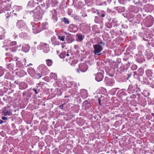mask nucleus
Listing matches in <instances>:
<instances>
[{"label":"nucleus","mask_w":154,"mask_h":154,"mask_svg":"<svg viewBox=\"0 0 154 154\" xmlns=\"http://www.w3.org/2000/svg\"><path fill=\"white\" fill-rule=\"evenodd\" d=\"M17 26L22 32L20 34V36L22 38H25L27 35V26L25 22L22 20H19L17 23Z\"/></svg>","instance_id":"1"},{"label":"nucleus","mask_w":154,"mask_h":154,"mask_svg":"<svg viewBox=\"0 0 154 154\" xmlns=\"http://www.w3.org/2000/svg\"><path fill=\"white\" fill-rule=\"evenodd\" d=\"M31 14L33 15L34 21H37L40 20L42 18L43 14V10L39 6L33 11L30 12Z\"/></svg>","instance_id":"2"},{"label":"nucleus","mask_w":154,"mask_h":154,"mask_svg":"<svg viewBox=\"0 0 154 154\" xmlns=\"http://www.w3.org/2000/svg\"><path fill=\"white\" fill-rule=\"evenodd\" d=\"M35 23L33 22H31V25H32L34 34H36L40 32L42 30L45 29L47 25L45 22L41 23L39 22L38 23L35 24V27L34 25Z\"/></svg>","instance_id":"3"},{"label":"nucleus","mask_w":154,"mask_h":154,"mask_svg":"<svg viewBox=\"0 0 154 154\" xmlns=\"http://www.w3.org/2000/svg\"><path fill=\"white\" fill-rule=\"evenodd\" d=\"M27 71L28 73L31 76L35 78L39 79L42 76L40 73H36L35 70L32 68H29L27 69Z\"/></svg>","instance_id":"4"},{"label":"nucleus","mask_w":154,"mask_h":154,"mask_svg":"<svg viewBox=\"0 0 154 154\" xmlns=\"http://www.w3.org/2000/svg\"><path fill=\"white\" fill-rule=\"evenodd\" d=\"M38 69L43 75H46L49 72V70L45 65H40L38 66Z\"/></svg>","instance_id":"5"},{"label":"nucleus","mask_w":154,"mask_h":154,"mask_svg":"<svg viewBox=\"0 0 154 154\" xmlns=\"http://www.w3.org/2000/svg\"><path fill=\"white\" fill-rule=\"evenodd\" d=\"M94 48V53L95 55H100L101 53H100L103 50V47L99 44H96L93 45Z\"/></svg>","instance_id":"6"},{"label":"nucleus","mask_w":154,"mask_h":154,"mask_svg":"<svg viewBox=\"0 0 154 154\" xmlns=\"http://www.w3.org/2000/svg\"><path fill=\"white\" fill-rule=\"evenodd\" d=\"M104 72L101 71V72H98L96 75L95 77V80L97 82H99L102 81L103 78Z\"/></svg>","instance_id":"7"},{"label":"nucleus","mask_w":154,"mask_h":154,"mask_svg":"<svg viewBox=\"0 0 154 154\" xmlns=\"http://www.w3.org/2000/svg\"><path fill=\"white\" fill-rule=\"evenodd\" d=\"M104 82L107 85L111 86L114 85L115 81L112 79H109L108 77H106L105 78Z\"/></svg>","instance_id":"8"},{"label":"nucleus","mask_w":154,"mask_h":154,"mask_svg":"<svg viewBox=\"0 0 154 154\" xmlns=\"http://www.w3.org/2000/svg\"><path fill=\"white\" fill-rule=\"evenodd\" d=\"M137 87V84L134 85H130L127 90L129 94L134 93L135 92L136 88Z\"/></svg>","instance_id":"9"},{"label":"nucleus","mask_w":154,"mask_h":154,"mask_svg":"<svg viewBox=\"0 0 154 154\" xmlns=\"http://www.w3.org/2000/svg\"><path fill=\"white\" fill-rule=\"evenodd\" d=\"M50 15L54 22H56L57 21V13L55 10H54L51 11Z\"/></svg>","instance_id":"10"},{"label":"nucleus","mask_w":154,"mask_h":154,"mask_svg":"<svg viewBox=\"0 0 154 154\" xmlns=\"http://www.w3.org/2000/svg\"><path fill=\"white\" fill-rule=\"evenodd\" d=\"M68 30L71 32H75L78 30V27L75 25L71 24L69 25Z\"/></svg>","instance_id":"11"},{"label":"nucleus","mask_w":154,"mask_h":154,"mask_svg":"<svg viewBox=\"0 0 154 154\" xmlns=\"http://www.w3.org/2000/svg\"><path fill=\"white\" fill-rule=\"evenodd\" d=\"M58 3L57 0H48L47 2V5L48 7H49L50 5L53 7L57 5Z\"/></svg>","instance_id":"12"},{"label":"nucleus","mask_w":154,"mask_h":154,"mask_svg":"<svg viewBox=\"0 0 154 154\" xmlns=\"http://www.w3.org/2000/svg\"><path fill=\"white\" fill-rule=\"evenodd\" d=\"M79 70L82 72H85L88 69L87 65L85 63H81L79 65Z\"/></svg>","instance_id":"13"},{"label":"nucleus","mask_w":154,"mask_h":154,"mask_svg":"<svg viewBox=\"0 0 154 154\" xmlns=\"http://www.w3.org/2000/svg\"><path fill=\"white\" fill-rule=\"evenodd\" d=\"M51 42L52 44L54 46L57 45H58L60 44L59 41L56 39V37L54 36L51 38Z\"/></svg>","instance_id":"14"},{"label":"nucleus","mask_w":154,"mask_h":154,"mask_svg":"<svg viewBox=\"0 0 154 154\" xmlns=\"http://www.w3.org/2000/svg\"><path fill=\"white\" fill-rule=\"evenodd\" d=\"M17 75L19 77H23L26 74V72L23 70H20L16 72Z\"/></svg>","instance_id":"15"},{"label":"nucleus","mask_w":154,"mask_h":154,"mask_svg":"<svg viewBox=\"0 0 154 154\" xmlns=\"http://www.w3.org/2000/svg\"><path fill=\"white\" fill-rule=\"evenodd\" d=\"M3 113L5 116H11L12 115L11 112L8 109V108H4Z\"/></svg>","instance_id":"16"},{"label":"nucleus","mask_w":154,"mask_h":154,"mask_svg":"<svg viewBox=\"0 0 154 154\" xmlns=\"http://www.w3.org/2000/svg\"><path fill=\"white\" fill-rule=\"evenodd\" d=\"M81 94L82 97L83 98H86L88 96L87 91L85 89H84L81 90Z\"/></svg>","instance_id":"17"},{"label":"nucleus","mask_w":154,"mask_h":154,"mask_svg":"<svg viewBox=\"0 0 154 154\" xmlns=\"http://www.w3.org/2000/svg\"><path fill=\"white\" fill-rule=\"evenodd\" d=\"M77 38L76 40L79 42L82 41L84 38V36L82 34L80 33H78L76 35Z\"/></svg>","instance_id":"18"},{"label":"nucleus","mask_w":154,"mask_h":154,"mask_svg":"<svg viewBox=\"0 0 154 154\" xmlns=\"http://www.w3.org/2000/svg\"><path fill=\"white\" fill-rule=\"evenodd\" d=\"M19 85L20 89L22 90L28 87L27 84L23 82L20 83L19 84Z\"/></svg>","instance_id":"19"},{"label":"nucleus","mask_w":154,"mask_h":154,"mask_svg":"<svg viewBox=\"0 0 154 154\" xmlns=\"http://www.w3.org/2000/svg\"><path fill=\"white\" fill-rule=\"evenodd\" d=\"M48 46V45L47 43L41 42L39 45L38 46V48L40 50L42 49L43 50L45 48Z\"/></svg>","instance_id":"20"},{"label":"nucleus","mask_w":154,"mask_h":154,"mask_svg":"<svg viewBox=\"0 0 154 154\" xmlns=\"http://www.w3.org/2000/svg\"><path fill=\"white\" fill-rule=\"evenodd\" d=\"M30 48V46L28 45L24 44L22 46V50L24 52H28Z\"/></svg>","instance_id":"21"},{"label":"nucleus","mask_w":154,"mask_h":154,"mask_svg":"<svg viewBox=\"0 0 154 154\" xmlns=\"http://www.w3.org/2000/svg\"><path fill=\"white\" fill-rule=\"evenodd\" d=\"M136 59L137 61L139 63L142 62L144 61L143 56H137Z\"/></svg>","instance_id":"22"},{"label":"nucleus","mask_w":154,"mask_h":154,"mask_svg":"<svg viewBox=\"0 0 154 154\" xmlns=\"http://www.w3.org/2000/svg\"><path fill=\"white\" fill-rule=\"evenodd\" d=\"M35 3L33 0L30 1L28 4V6L30 7H32L34 6Z\"/></svg>","instance_id":"23"},{"label":"nucleus","mask_w":154,"mask_h":154,"mask_svg":"<svg viewBox=\"0 0 154 154\" xmlns=\"http://www.w3.org/2000/svg\"><path fill=\"white\" fill-rule=\"evenodd\" d=\"M46 63L48 66H51L53 64V61L51 59H48L46 60Z\"/></svg>","instance_id":"24"},{"label":"nucleus","mask_w":154,"mask_h":154,"mask_svg":"<svg viewBox=\"0 0 154 154\" xmlns=\"http://www.w3.org/2000/svg\"><path fill=\"white\" fill-rule=\"evenodd\" d=\"M146 72L147 76L148 77H150L152 76V72L151 70H146Z\"/></svg>","instance_id":"25"},{"label":"nucleus","mask_w":154,"mask_h":154,"mask_svg":"<svg viewBox=\"0 0 154 154\" xmlns=\"http://www.w3.org/2000/svg\"><path fill=\"white\" fill-rule=\"evenodd\" d=\"M50 51V49L49 48V45L46 48H45L43 50V52L45 53H48Z\"/></svg>","instance_id":"26"},{"label":"nucleus","mask_w":154,"mask_h":154,"mask_svg":"<svg viewBox=\"0 0 154 154\" xmlns=\"http://www.w3.org/2000/svg\"><path fill=\"white\" fill-rule=\"evenodd\" d=\"M66 56V53H61L59 55L60 57L61 58H64Z\"/></svg>","instance_id":"27"},{"label":"nucleus","mask_w":154,"mask_h":154,"mask_svg":"<svg viewBox=\"0 0 154 154\" xmlns=\"http://www.w3.org/2000/svg\"><path fill=\"white\" fill-rule=\"evenodd\" d=\"M119 89V88H114L112 89L111 90V91L112 93V94L113 95H115L117 90Z\"/></svg>","instance_id":"28"},{"label":"nucleus","mask_w":154,"mask_h":154,"mask_svg":"<svg viewBox=\"0 0 154 154\" xmlns=\"http://www.w3.org/2000/svg\"><path fill=\"white\" fill-rule=\"evenodd\" d=\"M4 74V71L1 67H0V76H2Z\"/></svg>","instance_id":"29"},{"label":"nucleus","mask_w":154,"mask_h":154,"mask_svg":"<svg viewBox=\"0 0 154 154\" xmlns=\"http://www.w3.org/2000/svg\"><path fill=\"white\" fill-rule=\"evenodd\" d=\"M131 68L133 70H135L137 69V66L135 64H133L131 66Z\"/></svg>","instance_id":"30"},{"label":"nucleus","mask_w":154,"mask_h":154,"mask_svg":"<svg viewBox=\"0 0 154 154\" xmlns=\"http://www.w3.org/2000/svg\"><path fill=\"white\" fill-rule=\"evenodd\" d=\"M7 68L10 70L13 69L12 65L11 64H9L7 65Z\"/></svg>","instance_id":"31"},{"label":"nucleus","mask_w":154,"mask_h":154,"mask_svg":"<svg viewBox=\"0 0 154 154\" xmlns=\"http://www.w3.org/2000/svg\"><path fill=\"white\" fill-rule=\"evenodd\" d=\"M65 23L66 24H68L69 23V22L68 19L66 18H64L63 20Z\"/></svg>","instance_id":"32"},{"label":"nucleus","mask_w":154,"mask_h":154,"mask_svg":"<svg viewBox=\"0 0 154 154\" xmlns=\"http://www.w3.org/2000/svg\"><path fill=\"white\" fill-rule=\"evenodd\" d=\"M139 71H140V73H138L137 74H138V75H142L143 74V69L142 68H140L139 69Z\"/></svg>","instance_id":"33"},{"label":"nucleus","mask_w":154,"mask_h":154,"mask_svg":"<svg viewBox=\"0 0 154 154\" xmlns=\"http://www.w3.org/2000/svg\"><path fill=\"white\" fill-rule=\"evenodd\" d=\"M17 44L16 42L15 41H13L10 42L9 43V45L10 46H15Z\"/></svg>","instance_id":"34"},{"label":"nucleus","mask_w":154,"mask_h":154,"mask_svg":"<svg viewBox=\"0 0 154 154\" xmlns=\"http://www.w3.org/2000/svg\"><path fill=\"white\" fill-rule=\"evenodd\" d=\"M105 15V13L104 11H100V16L103 17H104Z\"/></svg>","instance_id":"35"},{"label":"nucleus","mask_w":154,"mask_h":154,"mask_svg":"<svg viewBox=\"0 0 154 154\" xmlns=\"http://www.w3.org/2000/svg\"><path fill=\"white\" fill-rule=\"evenodd\" d=\"M65 38V36H58V38L62 41H64Z\"/></svg>","instance_id":"36"},{"label":"nucleus","mask_w":154,"mask_h":154,"mask_svg":"<svg viewBox=\"0 0 154 154\" xmlns=\"http://www.w3.org/2000/svg\"><path fill=\"white\" fill-rule=\"evenodd\" d=\"M101 44V46L102 47L103 46H104L105 45V43L104 42H103L102 41H101L99 42V44Z\"/></svg>","instance_id":"37"},{"label":"nucleus","mask_w":154,"mask_h":154,"mask_svg":"<svg viewBox=\"0 0 154 154\" xmlns=\"http://www.w3.org/2000/svg\"><path fill=\"white\" fill-rule=\"evenodd\" d=\"M33 90L35 92L36 94H38V90L37 88H33Z\"/></svg>","instance_id":"38"},{"label":"nucleus","mask_w":154,"mask_h":154,"mask_svg":"<svg viewBox=\"0 0 154 154\" xmlns=\"http://www.w3.org/2000/svg\"><path fill=\"white\" fill-rule=\"evenodd\" d=\"M140 91V88H136L135 90V92L137 93Z\"/></svg>","instance_id":"39"},{"label":"nucleus","mask_w":154,"mask_h":154,"mask_svg":"<svg viewBox=\"0 0 154 154\" xmlns=\"http://www.w3.org/2000/svg\"><path fill=\"white\" fill-rule=\"evenodd\" d=\"M137 56H143V54H142V52L141 51H139L138 52V54L137 55Z\"/></svg>","instance_id":"40"},{"label":"nucleus","mask_w":154,"mask_h":154,"mask_svg":"<svg viewBox=\"0 0 154 154\" xmlns=\"http://www.w3.org/2000/svg\"><path fill=\"white\" fill-rule=\"evenodd\" d=\"M65 104L64 103V104H62V105L59 106V108L61 109H63V106H64V105Z\"/></svg>","instance_id":"41"},{"label":"nucleus","mask_w":154,"mask_h":154,"mask_svg":"<svg viewBox=\"0 0 154 154\" xmlns=\"http://www.w3.org/2000/svg\"><path fill=\"white\" fill-rule=\"evenodd\" d=\"M5 37L4 35H0V39H2L4 38Z\"/></svg>","instance_id":"42"},{"label":"nucleus","mask_w":154,"mask_h":154,"mask_svg":"<svg viewBox=\"0 0 154 154\" xmlns=\"http://www.w3.org/2000/svg\"><path fill=\"white\" fill-rule=\"evenodd\" d=\"M84 104H89L87 100H85L83 102Z\"/></svg>","instance_id":"43"},{"label":"nucleus","mask_w":154,"mask_h":154,"mask_svg":"<svg viewBox=\"0 0 154 154\" xmlns=\"http://www.w3.org/2000/svg\"><path fill=\"white\" fill-rule=\"evenodd\" d=\"M2 119L3 120H7V118L5 116H3L2 117Z\"/></svg>","instance_id":"44"},{"label":"nucleus","mask_w":154,"mask_h":154,"mask_svg":"<svg viewBox=\"0 0 154 154\" xmlns=\"http://www.w3.org/2000/svg\"><path fill=\"white\" fill-rule=\"evenodd\" d=\"M69 82L71 84V85H73L74 82L73 81H71Z\"/></svg>","instance_id":"45"},{"label":"nucleus","mask_w":154,"mask_h":154,"mask_svg":"<svg viewBox=\"0 0 154 154\" xmlns=\"http://www.w3.org/2000/svg\"><path fill=\"white\" fill-rule=\"evenodd\" d=\"M112 23H115V24L117 23V21H116V20H115L114 19H113L112 20Z\"/></svg>","instance_id":"46"},{"label":"nucleus","mask_w":154,"mask_h":154,"mask_svg":"<svg viewBox=\"0 0 154 154\" xmlns=\"http://www.w3.org/2000/svg\"><path fill=\"white\" fill-rule=\"evenodd\" d=\"M101 101V100L99 98V99H98V102H99V104L100 105H101V104H100Z\"/></svg>","instance_id":"47"},{"label":"nucleus","mask_w":154,"mask_h":154,"mask_svg":"<svg viewBox=\"0 0 154 154\" xmlns=\"http://www.w3.org/2000/svg\"><path fill=\"white\" fill-rule=\"evenodd\" d=\"M4 123V121L0 119V124H2Z\"/></svg>","instance_id":"48"},{"label":"nucleus","mask_w":154,"mask_h":154,"mask_svg":"<svg viewBox=\"0 0 154 154\" xmlns=\"http://www.w3.org/2000/svg\"><path fill=\"white\" fill-rule=\"evenodd\" d=\"M152 87L154 88V81L152 82Z\"/></svg>","instance_id":"49"},{"label":"nucleus","mask_w":154,"mask_h":154,"mask_svg":"<svg viewBox=\"0 0 154 154\" xmlns=\"http://www.w3.org/2000/svg\"><path fill=\"white\" fill-rule=\"evenodd\" d=\"M38 2H41L43 1V0H37Z\"/></svg>","instance_id":"50"},{"label":"nucleus","mask_w":154,"mask_h":154,"mask_svg":"<svg viewBox=\"0 0 154 154\" xmlns=\"http://www.w3.org/2000/svg\"><path fill=\"white\" fill-rule=\"evenodd\" d=\"M14 82L17 84H18V83H19V82H18L17 81H15Z\"/></svg>","instance_id":"51"},{"label":"nucleus","mask_w":154,"mask_h":154,"mask_svg":"<svg viewBox=\"0 0 154 154\" xmlns=\"http://www.w3.org/2000/svg\"><path fill=\"white\" fill-rule=\"evenodd\" d=\"M77 71L78 72V73H80V71H79V69L78 68L77 69Z\"/></svg>","instance_id":"52"},{"label":"nucleus","mask_w":154,"mask_h":154,"mask_svg":"<svg viewBox=\"0 0 154 154\" xmlns=\"http://www.w3.org/2000/svg\"><path fill=\"white\" fill-rule=\"evenodd\" d=\"M30 65H32V64L31 63H29V64L27 65V66H30Z\"/></svg>","instance_id":"53"},{"label":"nucleus","mask_w":154,"mask_h":154,"mask_svg":"<svg viewBox=\"0 0 154 154\" xmlns=\"http://www.w3.org/2000/svg\"><path fill=\"white\" fill-rule=\"evenodd\" d=\"M6 56H10V55H9V54L8 53H6Z\"/></svg>","instance_id":"54"},{"label":"nucleus","mask_w":154,"mask_h":154,"mask_svg":"<svg viewBox=\"0 0 154 154\" xmlns=\"http://www.w3.org/2000/svg\"><path fill=\"white\" fill-rule=\"evenodd\" d=\"M77 46L76 45H75L74 46V48L75 49H76V47H77Z\"/></svg>","instance_id":"55"},{"label":"nucleus","mask_w":154,"mask_h":154,"mask_svg":"<svg viewBox=\"0 0 154 154\" xmlns=\"http://www.w3.org/2000/svg\"><path fill=\"white\" fill-rule=\"evenodd\" d=\"M143 100L144 102H145L146 101V100L145 98H143Z\"/></svg>","instance_id":"56"},{"label":"nucleus","mask_w":154,"mask_h":154,"mask_svg":"<svg viewBox=\"0 0 154 154\" xmlns=\"http://www.w3.org/2000/svg\"><path fill=\"white\" fill-rule=\"evenodd\" d=\"M97 14L98 15H99L100 14V12H97Z\"/></svg>","instance_id":"57"},{"label":"nucleus","mask_w":154,"mask_h":154,"mask_svg":"<svg viewBox=\"0 0 154 154\" xmlns=\"http://www.w3.org/2000/svg\"><path fill=\"white\" fill-rule=\"evenodd\" d=\"M20 8V9H21L22 8L21 6H19V7H18V8Z\"/></svg>","instance_id":"58"},{"label":"nucleus","mask_w":154,"mask_h":154,"mask_svg":"<svg viewBox=\"0 0 154 154\" xmlns=\"http://www.w3.org/2000/svg\"><path fill=\"white\" fill-rule=\"evenodd\" d=\"M66 55L67 56H69V55L68 53H67V54H66Z\"/></svg>","instance_id":"59"},{"label":"nucleus","mask_w":154,"mask_h":154,"mask_svg":"<svg viewBox=\"0 0 154 154\" xmlns=\"http://www.w3.org/2000/svg\"><path fill=\"white\" fill-rule=\"evenodd\" d=\"M24 60H25V62H26V59L25 58V59H24Z\"/></svg>","instance_id":"60"},{"label":"nucleus","mask_w":154,"mask_h":154,"mask_svg":"<svg viewBox=\"0 0 154 154\" xmlns=\"http://www.w3.org/2000/svg\"><path fill=\"white\" fill-rule=\"evenodd\" d=\"M137 94L138 96H139V95L138 94H137Z\"/></svg>","instance_id":"61"},{"label":"nucleus","mask_w":154,"mask_h":154,"mask_svg":"<svg viewBox=\"0 0 154 154\" xmlns=\"http://www.w3.org/2000/svg\"><path fill=\"white\" fill-rule=\"evenodd\" d=\"M5 50H6L7 51V50H8V48H6V49H5Z\"/></svg>","instance_id":"62"},{"label":"nucleus","mask_w":154,"mask_h":154,"mask_svg":"<svg viewBox=\"0 0 154 154\" xmlns=\"http://www.w3.org/2000/svg\"><path fill=\"white\" fill-rule=\"evenodd\" d=\"M62 48H64V47L63 46H62Z\"/></svg>","instance_id":"63"},{"label":"nucleus","mask_w":154,"mask_h":154,"mask_svg":"<svg viewBox=\"0 0 154 154\" xmlns=\"http://www.w3.org/2000/svg\"><path fill=\"white\" fill-rule=\"evenodd\" d=\"M76 63H77V62H76V61H75V62L74 64H75Z\"/></svg>","instance_id":"64"}]
</instances>
